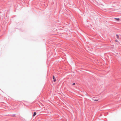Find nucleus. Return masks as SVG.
<instances>
[{"label":"nucleus","instance_id":"obj_2","mask_svg":"<svg viewBox=\"0 0 121 121\" xmlns=\"http://www.w3.org/2000/svg\"><path fill=\"white\" fill-rule=\"evenodd\" d=\"M36 113L35 112H34V114L33 115V116L34 117L35 115H36Z\"/></svg>","mask_w":121,"mask_h":121},{"label":"nucleus","instance_id":"obj_3","mask_svg":"<svg viewBox=\"0 0 121 121\" xmlns=\"http://www.w3.org/2000/svg\"><path fill=\"white\" fill-rule=\"evenodd\" d=\"M115 19L118 21H119L120 20V19L119 18H115Z\"/></svg>","mask_w":121,"mask_h":121},{"label":"nucleus","instance_id":"obj_4","mask_svg":"<svg viewBox=\"0 0 121 121\" xmlns=\"http://www.w3.org/2000/svg\"><path fill=\"white\" fill-rule=\"evenodd\" d=\"M53 79H55V77H54V76H53Z\"/></svg>","mask_w":121,"mask_h":121},{"label":"nucleus","instance_id":"obj_6","mask_svg":"<svg viewBox=\"0 0 121 121\" xmlns=\"http://www.w3.org/2000/svg\"><path fill=\"white\" fill-rule=\"evenodd\" d=\"M75 83H73L72 84V85H75Z\"/></svg>","mask_w":121,"mask_h":121},{"label":"nucleus","instance_id":"obj_5","mask_svg":"<svg viewBox=\"0 0 121 121\" xmlns=\"http://www.w3.org/2000/svg\"><path fill=\"white\" fill-rule=\"evenodd\" d=\"M56 80L55 79H54V82H56Z\"/></svg>","mask_w":121,"mask_h":121},{"label":"nucleus","instance_id":"obj_1","mask_svg":"<svg viewBox=\"0 0 121 121\" xmlns=\"http://www.w3.org/2000/svg\"><path fill=\"white\" fill-rule=\"evenodd\" d=\"M116 36H117V39H119V35H116Z\"/></svg>","mask_w":121,"mask_h":121}]
</instances>
